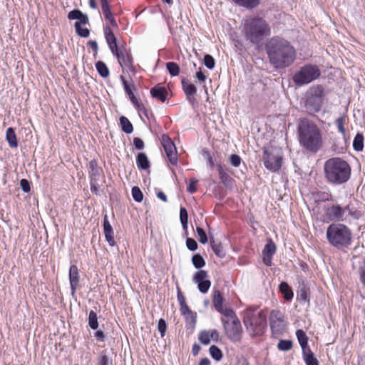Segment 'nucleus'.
<instances>
[{
    "mask_svg": "<svg viewBox=\"0 0 365 365\" xmlns=\"http://www.w3.org/2000/svg\"><path fill=\"white\" fill-rule=\"evenodd\" d=\"M269 62L276 68L289 66L295 60L296 51L289 41L279 36L271 38L266 43Z\"/></svg>",
    "mask_w": 365,
    "mask_h": 365,
    "instance_id": "nucleus-1",
    "label": "nucleus"
},
{
    "mask_svg": "<svg viewBox=\"0 0 365 365\" xmlns=\"http://www.w3.org/2000/svg\"><path fill=\"white\" fill-rule=\"evenodd\" d=\"M298 139L302 148L312 153H317L323 145L320 128L313 122L303 119L297 127Z\"/></svg>",
    "mask_w": 365,
    "mask_h": 365,
    "instance_id": "nucleus-2",
    "label": "nucleus"
},
{
    "mask_svg": "<svg viewBox=\"0 0 365 365\" xmlns=\"http://www.w3.org/2000/svg\"><path fill=\"white\" fill-rule=\"evenodd\" d=\"M324 171L327 181L334 185L346 182L350 179L351 173L349 164L339 157L326 160L324 165Z\"/></svg>",
    "mask_w": 365,
    "mask_h": 365,
    "instance_id": "nucleus-3",
    "label": "nucleus"
},
{
    "mask_svg": "<svg viewBox=\"0 0 365 365\" xmlns=\"http://www.w3.org/2000/svg\"><path fill=\"white\" fill-rule=\"evenodd\" d=\"M326 237L329 245L338 250L348 247L351 243V230L341 223H331L327 229Z\"/></svg>",
    "mask_w": 365,
    "mask_h": 365,
    "instance_id": "nucleus-4",
    "label": "nucleus"
},
{
    "mask_svg": "<svg viewBox=\"0 0 365 365\" xmlns=\"http://www.w3.org/2000/svg\"><path fill=\"white\" fill-rule=\"evenodd\" d=\"M243 322L247 331L252 336L264 334L267 328L266 315L258 307H249L243 314Z\"/></svg>",
    "mask_w": 365,
    "mask_h": 365,
    "instance_id": "nucleus-5",
    "label": "nucleus"
},
{
    "mask_svg": "<svg viewBox=\"0 0 365 365\" xmlns=\"http://www.w3.org/2000/svg\"><path fill=\"white\" fill-rule=\"evenodd\" d=\"M245 37L252 43H259L264 37L269 36L271 29L262 18L254 17L246 19L244 24Z\"/></svg>",
    "mask_w": 365,
    "mask_h": 365,
    "instance_id": "nucleus-6",
    "label": "nucleus"
},
{
    "mask_svg": "<svg viewBox=\"0 0 365 365\" xmlns=\"http://www.w3.org/2000/svg\"><path fill=\"white\" fill-rule=\"evenodd\" d=\"M324 212L325 218L331 222L345 220L346 212H348V215L353 218H358L356 211L354 210L349 205L344 207H341L339 204L324 206Z\"/></svg>",
    "mask_w": 365,
    "mask_h": 365,
    "instance_id": "nucleus-7",
    "label": "nucleus"
},
{
    "mask_svg": "<svg viewBox=\"0 0 365 365\" xmlns=\"http://www.w3.org/2000/svg\"><path fill=\"white\" fill-rule=\"evenodd\" d=\"M324 88L317 85L309 88L307 93L305 108L311 115L319 112L323 103Z\"/></svg>",
    "mask_w": 365,
    "mask_h": 365,
    "instance_id": "nucleus-8",
    "label": "nucleus"
},
{
    "mask_svg": "<svg viewBox=\"0 0 365 365\" xmlns=\"http://www.w3.org/2000/svg\"><path fill=\"white\" fill-rule=\"evenodd\" d=\"M320 75L321 71L317 66L307 64L293 76L292 80L296 85L303 86L317 79Z\"/></svg>",
    "mask_w": 365,
    "mask_h": 365,
    "instance_id": "nucleus-9",
    "label": "nucleus"
},
{
    "mask_svg": "<svg viewBox=\"0 0 365 365\" xmlns=\"http://www.w3.org/2000/svg\"><path fill=\"white\" fill-rule=\"evenodd\" d=\"M262 159L264 167L271 172H277L282 167V155L277 149L264 148Z\"/></svg>",
    "mask_w": 365,
    "mask_h": 365,
    "instance_id": "nucleus-10",
    "label": "nucleus"
},
{
    "mask_svg": "<svg viewBox=\"0 0 365 365\" xmlns=\"http://www.w3.org/2000/svg\"><path fill=\"white\" fill-rule=\"evenodd\" d=\"M222 322L224 326L225 333L228 338L232 341H238L242 336V326L240 321L237 317H235L231 322L222 318Z\"/></svg>",
    "mask_w": 365,
    "mask_h": 365,
    "instance_id": "nucleus-11",
    "label": "nucleus"
},
{
    "mask_svg": "<svg viewBox=\"0 0 365 365\" xmlns=\"http://www.w3.org/2000/svg\"><path fill=\"white\" fill-rule=\"evenodd\" d=\"M160 141L170 163L173 165H176L178 163V155L174 143L166 134H163L161 136Z\"/></svg>",
    "mask_w": 365,
    "mask_h": 365,
    "instance_id": "nucleus-12",
    "label": "nucleus"
},
{
    "mask_svg": "<svg viewBox=\"0 0 365 365\" xmlns=\"http://www.w3.org/2000/svg\"><path fill=\"white\" fill-rule=\"evenodd\" d=\"M270 327L273 333L279 334L284 329V322L282 314L277 310L272 311L269 317Z\"/></svg>",
    "mask_w": 365,
    "mask_h": 365,
    "instance_id": "nucleus-13",
    "label": "nucleus"
},
{
    "mask_svg": "<svg viewBox=\"0 0 365 365\" xmlns=\"http://www.w3.org/2000/svg\"><path fill=\"white\" fill-rule=\"evenodd\" d=\"M207 272L205 270H200L197 272L193 277V282L197 284L199 291L205 294L208 292L211 282L207 278Z\"/></svg>",
    "mask_w": 365,
    "mask_h": 365,
    "instance_id": "nucleus-14",
    "label": "nucleus"
},
{
    "mask_svg": "<svg viewBox=\"0 0 365 365\" xmlns=\"http://www.w3.org/2000/svg\"><path fill=\"white\" fill-rule=\"evenodd\" d=\"M112 53L117 57L118 63L123 68L133 69L132 56L125 48L120 47L117 49V52H113Z\"/></svg>",
    "mask_w": 365,
    "mask_h": 365,
    "instance_id": "nucleus-15",
    "label": "nucleus"
},
{
    "mask_svg": "<svg viewBox=\"0 0 365 365\" xmlns=\"http://www.w3.org/2000/svg\"><path fill=\"white\" fill-rule=\"evenodd\" d=\"M277 250V247L272 240L269 239L267 244L264 246V250H262V261L264 264L267 266L272 265V259L273 255L275 254Z\"/></svg>",
    "mask_w": 365,
    "mask_h": 365,
    "instance_id": "nucleus-16",
    "label": "nucleus"
},
{
    "mask_svg": "<svg viewBox=\"0 0 365 365\" xmlns=\"http://www.w3.org/2000/svg\"><path fill=\"white\" fill-rule=\"evenodd\" d=\"M79 281L80 276L78 267L76 265L72 264L69 268V282L72 296L75 295L76 287L78 285Z\"/></svg>",
    "mask_w": 365,
    "mask_h": 365,
    "instance_id": "nucleus-17",
    "label": "nucleus"
},
{
    "mask_svg": "<svg viewBox=\"0 0 365 365\" xmlns=\"http://www.w3.org/2000/svg\"><path fill=\"white\" fill-rule=\"evenodd\" d=\"M103 32L110 51L112 53L117 52V49L118 48L117 45V39L110 27L106 26L103 29Z\"/></svg>",
    "mask_w": 365,
    "mask_h": 365,
    "instance_id": "nucleus-18",
    "label": "nucleus"
},
{
    "mask_svg": "<svg viewBox=\"0 0 365 365\" xmlns=\"http://www.w3.org/2000/svg\"><path fill=\"white\" fill-rule=\"evenodd\" d=\"M182 87L183 91L185 92L188 101L191 103H194V102L195 101V98L194 96L197 93L196 86L192 83H190L186 80L182 79Z\"/></svg>",
    "mask_w": 365,
    "mask_h": 365,
    "instance_id": "nucleus-19",
    "label": "nucleus"
},
{
    "mask_svg": "<svg viewBox=\"0 0 365 365\" xmlns=\"http://www.w3.org/2000/svg\"><path fill=\"white\" fill-rule=\"evenodd\" d=\"M150 95L161 102H165L168 98V91L165 88L162 86H155L150 90Z\"/></svg>",
    "mask_w": 365,
    "mask_h": 365,
    "instance_id": "nucleus-20",
    "label": "nucleus"
},
{
    "mask_svg": "<svg viewBox=\"0 0 365 365\" xmlns=\"http://www.w3.org/2000/svg\"><path fill=\"white\" fill-rule=\"evenodd\" d=\"M309 287L304 280H302L299 283V292L297 294V298L300 301H303L304 302H309Z\"/></svg>",
    "mask_w": 365,
    "mask_h": 365,
    "instance_id": "nucleus-21",
    "label": "nucleus"
},
{
    "mask_svg": "<svg viewBox=\"0 0 365 365\" xmlns=\"http://www.w3.org/2000/svg\"><path fill=\"white\" fill-rule=\"evenodd\" d=\"M296 336L302 349V352L306 351L307 350H310L308 345V337L305 332L302 329H298L296 331Z\"/></svg>",
    "mask_w": 365,
    "mask_h": 365,
    "instance_id": "nucleus-22",
    "label": "nucleus"
},
{
    "mask_svg": "<svg viewBox=\"0 0 365 365\" xmlns=\"http://www.w3.org/2000/svg\"><path fill=\"white\" fill-rule=\"evenodd\" d=\"M136 164L139 169L147 170L150 168V163L145 153H139L136 157Z\"/></svg>",
    "mask_w": 365,
    "mask_h": 365,
    "instance_id": "nucleus-23",
    "label": "nucleus"
},
{
    "mask_svg": "<svg viewBox=\"0 0 365 365\" xmlns=\"http://www.w3.org/2000/svg\"><path fill=\"white\" fill-rule=\"evenodd\" d=\"M279 290L281 293L283 294L284 298L287 301H290L294 297V293L292 289V288L289 287V285L285 282H282L280 283L279 286Z\"/></svg>",
    "mask_w": 365,
    "mask_h": 365,
    "instance_id": "nucleus-24",
    "label": "nucleus"
},
{
    "mask_svg": "<svg viewBox=\"0 0 365 365\" xmlns=\"http://www.w3.org/2000/svg\"><path fill=\"white\" fill-rule=\"evenodd\" d=\"M235 4L247 9L256 8L259 4V0H232Z\"/></svg>",
    "mask_w": 365,
    "mask_h": 365,
    "instance_id": "nucleus-25",
    "label": "nucleus"
},
{
    "mask_svg": "<svg viewBox=\"0 0 365 365\" xmlns=\"http://www.w3.org/2000/svg\"><path fill=\"white\" fill-rule=\"evenodd\" d=\"M217 170L222 182L225 186H229L232 183V178L227 173L226 170L220 164L217 165Z\"/></svg>",
    "mask_w": 365,
    "mask_h": 365,
    "instance_id": "nucleus-26",
    "label": "nucleus"
},
{
    "mask_svg": "<svg viewBox=\"0 0 365 365\" xmlns=\"http://www.w3.org/2000/svg\"><path fill=\"white\" fill-rule=\"evenodd\" d=\"M6 139L11 148H16L18 145L16 135L13 128H9L6 133Z\"/></svg>",
    "mask_w": 365,
    "mask_h": 365,
    "instance_id": "nucleus-27",
    "label": "nucleus"
},
{
    "mask_svg": "<svg viewBox=\"0 0 365 365\" xmlns=\"http://www.w3.org/2000/svg\"><path fill=\"white\" fill-rule=\"evenodd\" d=\"M302 356L306 365H319V361L311 349L302 352Z\"/></svg>",
    "mask_w": 365,
    "mask_h": 365,
    "instance_id": "nucleus-28",
    "label": "nucleus"
},
{
    "mask_svg": "<svg viewBox=\"0 0 365 365\" xmlns=\"http://www.w3.org/2000/svg\"><path fill=\"white\" fill-rule=\"evenodd\" d=\"M120 125L122 130L126 134H130L133 131V127L130 120L125 116L120 117Z\"/></svg>",
    "mask_w": 365,
    "mask_h": 365,
    "instance_id": "nucleus-29",
    "label": "nucleus"
},
{
    "mask_svg": "<svg viewBox=\"0 0 365 365\" xmlns=\"http://www.w3.org/2000/svg\"><path fill=\"white\" fill-rule=\"evenodd\" d=\"M224 299L219 290H215L213 296V304L215 309L219 312L223 307Z\"/></svg>",
    "mask_w": 365,
    "mask_h": 365,
    "instance_id": "nucleus-30",
    "label": "nucleus"
},
{
    "mask_svg": "<svg viewBox=\"0 0 365 365\" xmlns=\"http://www.w3.org/2000/svg\"><path fill=\"white\" fill-rule=\"evenodd\" d=\"M96 68L98 73H99V75L101 77L107 78L109 76V73H110L109 69L104 62H103L101 61L96 62Z\"/></svg>",
    "mask_w": 365,
    "mask_h": 365,
    "instance_id": "nucleus-31",
    "label": "nucleus"
},
{
    "mask_svg": "<svg viewBox=\"0 0 365 365\" xmlns=\"http://www.w3.org/2000/svg\"><path fill=\"white\" fill-rule=\"evenodd\" d=\"M180 307L181 314L183 315L185 318H188V315L190 316L191 322L195 324L196 322V315L190 309L187 304L180 305Z\"/></svg>",
    "mask_w": 365,
    "mask_h": 365,
    "instance_id": "nucleus-32",
    "label": "nucleus"
},
{
    "mask_svg": "<svg viewBox=\"0 0 365 365\" xmlns=\"http://www.w3.org/2000/svg\"><path fill=\"white\" fill-rule=\"evenodd\" d=\"M180 220L183 230L187 232L188 227V215L185 207H181L180 210Z\"/></svg>",
    "mask_w": 365,
    "mask_h": 365,
    "instance_id": "nucleus-33",
    "label": "nucleus"
},
{
    "mask_svg": "<svg viewBox=\"0 0 365 365\" xmlns=\"http://www.w3.org/2000/svg\"><path fill=\"white\" fill-rule=\"evenodd\" d=\"M353 148L356 151H361L364 148V135L357 133L353 141Z\"/></svg>",
    "mask_w": 365,
    "mask_h": 365,
    "instance_id": "nucleus-34",
    "label": "nucleus"
},
{
    "mask_svg": "<svg viewBox=\"0 0 365 365\" xmlns=\"http://www.w3.org/2000/svg\"><path fill=\"white\" fill-rule=\"evenodd\" d=\"M88 325L93 330L97 329L98 327V317L93 310L90 311L88 314Z\"/></svg>",
    "mask_w": 365,
    "mask_h": 365,
    "instance_id": "nucleus-35",
    "label": "nucleus"
},
{
    "mask_svg": "<svg viewBox=\"0 0 365 365\" xmlns=\"http://www.w3.org/2000/svg\"><path fill=\"white\" fill-rule=\"evenodd\" d=\"M192 263L196 269H200L205 265V261L200 254H195L192 256Z\"/></svg>",
    "mask_w": 365,
    "mask_h": 365,
    "instance_id": "nucleus-36",
    "label": "nucleus"
},
{
    "mask_svg": "<svg viewBox=\"0 0 365 365\" xmlns=\"http://www.w3.org/2000/svg\"><path fill=\"white\" fill-rule=\"evenodd\" d=\"M210 354L212 359L216 361H220L222 358V351L215 345H212L210 347Z\"/></svg>",
    "mask_w": 365,
    "mask_h": 365,
    "instance_id": "nucleus-37",
    "label": "nucleus"
},
{
    "mask_svg": "<svg viewBox=\"0 0 365 365\" xmlns=\"http://www.w3.org/2000/svg\"><path fill=\"white\" fill-rule=\"evenodd\" d=\"M166 68L169 73L172 76H176L179 74L180 68L179 66L175 62H168L166 63Z\"/></svg>",
    "mask_w": 365,
    "mask_h": 365,
    "instance_id": "nucleus-38",
    "label": "nucleus"
},
{
    "mask_svg": "<svg viewBox=\"0 0 365 365\" xmlns=\"http://www.w3.org/2000/svg\"><path fill=\"white\" fill-rule=\"evenodd\" d=\"M74 27H75V29H76V32L77 33V34L79 36L83 37V38H87V37L89 36V34H90L89 29H87V28H83L80 25V23H75L74 24Z\"/></svg>",
    "mask_w": 365,
    "mask_h": 365,
    "instance_id": "nucleus-39",
    "label": "nucleus"
},
{
    "mask_svg": "<svg viewBox=\"0 0 365 365\" xmlns=\"http://www.w3.org/2000/svg\"><path fill=\"white\" fill-rule=\"evenodd\" d=\"M132 196L135 201L140 202L143 199V194L140 189L135 186L132 188Z\"/></svg>",
    "mask_w": 365,
    "mask_h": 365,
    "instance_id": "nucleus-40",
    "label": "nucleus"
},
{
    "mask_svg": "<svg viewBox=\"0 0 365 365\" xmlns=\"http://www.w3.org/2000/svg\"><path fill=\"white\" fill-rule=\"evenodd\" d=\"M196 232L197 233L200 242L203 245L206 244L208 241V238L205 230L200 227H197Z\"/></svg>",
    "mask_w": 365,
    "mask_h": 365,
    "instance_id": "nucleus-41",
    "label": "nucleus"
},
{
    "mask_svg": "<svg viewBox=\"0 0 365 365\" xmlns=\"http://www.w3.org/2000/svg\"><path fill=\"white\" fill-rule=\"evenodd\" d=\"M90 174L91 177L98 176L100 175V168L97 165V163L95 160H91L89 163Z\"/></svg>",
    "mask_w": 365,
    "mask_h": 365,
    "instance_id": "nucleus-42",
    "label": "nucleus"
},
{
    "mask_svg": "<svg viewBox=\"0 0 365 365\" xmlns=\"http://www.w3.org/2000/svg\"><path fill=\"white\" fill-rule=\"evenodd\" d=\"M204 64L208 69L212 70L215 68V61L211 55L206 54L204 57Z\"/></svg>",
    "mask_w": 365,
    "mask_h": 365,
    "instance_id": "nucleus-43",
    "label": "nucleus"
},
{
    "mask_svg": "<svg viewBox=\"0 0 365 365\" xmlns=\"http://www.w3.org/2000/svg\"><path fill=\"white\" fill-rule=\"evenodd\" d=\"M112 360L105 354V351H102L98 357V365H111Z\"/></svg>",
    "mask_w": 365,
    "mask_h": 365,
    "instance_id": "nucleus-44",
    "label": "nucleus"
},
{
    "mask_svg": "<svg viewBox=\"0 0 365 365\" xmlns=\"http://www.w3.org/2000/svg\"><path fill=\"white\" fill-rule=\"evenodd\" d=\"M292 343L289 340H280L277 344V347L282 351H288L291 349Z\"/></svg>",
    "mask_w": 365,
    "mask_h": 365,
    "instance_id": "nucleus-45",
    "label": "nucleus"
},
{
    "mask_svg": "<svg viewBox=\"0 0 365 365\" xmlns=\"http://www.w3.org/2000/svg\"><path fill=\"white\" fill-rule=\"evenodd\" d=\"M345 116H341L340 118H338L335 120V124L337 127L338 131L341 133L342 135L345 134V128H344V121H345Z\"/></svg>",
    "mask_w": 365,
    "mask_h": 365,
    "instance_id": "nucleus-46",
    "label": "nucleus"
},
{
    "mask_svg": "<svg viewBox=\"0 0 365 365\" xmlns=\"http://www.w3.org/2000/svg\"><path fill=\"white\" fill-rule=\"evenodd\" d=\"M120 79L122 82V84L123 86V88H124V91L125 92V93L129 96V95H131L132 93H133V91H132V87H133V85H130L127 81L125 80V77L123 76H120Z\"/></svg>",
    "mask_w": 365,
    "mask_h": 365,
    "instance_id": "nucleus-47",
    "label": "nucleus"
},
{
    "mask_svg": "<svg viewBox=\"0 0 365 365\" xmlns=\"http://www.w3.org/2000/svg\"><path fill=\"white\" fill-rule=\"evenodd\" d=\"M199 340L203 344H208L210 342V331H203L199 335Z\"/></svg>",
    "mask_w": 365,
    "mask_h": 365,
    "instance_id": "nucleus-48",
    "label": "nucleus"
},
{
    "mask_svg": "<svg viewBox=\"0 0 365 365\" xmlns=\"http://www.w3.org/2000/svg\"><path fill=\"white\" fill-rule=\"evenodd\" d=\"M103 14L105 19H107L110 22V24L113 28H114V29L118 28V24H117L116 21L115 20V19L113 18L110 10H109L108 11H106V12H103Z\"/></svg>",
    "mask_w": 365,
    "mask_h": 365,
    "instance_id": "nucleus-49",
    "label": "nucleus"
},
{
    "mask_svg": "<svg viewBox=\"0 0 365 365\" xmlns=\"http://www.w3.org/2000/svg\"><path fill=\"white\" fill-rule=\"evenodd\" d=\"M218 312L222 314L225 317L230 318L231 320H233L235 317H237L234 311L230 308L222 307Z\"/></svg>",
    "mask_w": 365,
    "mask_h": 365,
    "instance_id": "nucleus-50",
    "label": "nucleus"
},
{
    "mask_svg": "<svg viewBox=\"0 0 365 365\" xmlns=\"http://www.w3.org/2000/svg\"><path fill=\"white\" fill-rule=\"evenodd\" d=\"M158 329L162 337L165 336L166 329H167V324L166 322L163 319H160L158 324Z\"/></svg>",
    "mask_w": 365,
    "mask_h": 365,
    "instance_id": "nucleus-51",
    "label": "nucleus"
},
{
    "mask_svg": "<svg viewBox=\"0 0 365 365\" xmlns=\"http://www.w3.org/2000/svg\"><path fill=\"white\" fill-rule=\"evenodd\" d=\"M103 232L104 233H113V230L108 221V217L106 215L103 217Z\"/></svg>",
    "mask_w": 365,
    "mask_h": 365,
    "instance_id": "nucleus-52",
    "label": "nucleus"
},
{
    "mask_svg": "<svg viewBox=\"0 0 365 365\" xmlns=\"http://www.w3.org/2000/svg\"><path fill=\"white\" fill-rule=\"evenodd\" d=\"M242 159L240 155L232 154L230 157V162L231 165L235 168L239 167L241 163Z\"/></svg>",
    "mask_w": 365,
    "mask_h": 365,
    "instance_id": "nucleus-53",
    "label": "nucleus"
},
{
    "mask_svg": "<svg viewBox=\"0 0 365 365\" xmlns=\"http://www.w3.org/2000/svg\"><path fill=\"white\" fill-rule=\"evenodd\" d=\"M186 246L190 251H195L197 249V242L192 239L187 237L186 240Z\"/></svg>",
    "mask_w": 365,
    "mask_h": 365,
    "instance_id": "nucleus-54",
    "label": "nucleus"
},
{
    "mask_svg": "<svg viewBox=\"0 0 365 365\" xmlns=\"http://www.w3.org/2000/svg\"><path fill=\"white\" fill-rule=\"evenodd\" d=\"M210 245H211L212 249L213 252L215 253V255L218 257H222V251L220 249V246L217 245L215 243L214 239L212 237H210Z\"/></svg>",
    "mask_w": 365,
    "mask_h": 365,
    "instance_id": "nucleus-55",
    "label": "nucleus"
},
{
    "mask_svg": "<svg viewBox=\"0 0 365 365\" xmlns=\"http://www.w3.org/2000/svg\"><path fill=\"white\" fill-rule=\"evenodd\" d=\"M197 180L191 179L187 187V192L192 194L195 193L197 191Z\"/></svg>",
    "mask_w": 365,
    "mask_h": 365,
    "instance_id": "nucleus-56",
    "label": "nucleus"
},
{
    "mask_svg": "<svg viewBox=\"0 0 365 365\" xmlns=\"http://www.w3.org/2000/svg\"><path fill=\"white\" fill-rule=\"evenodd\" d=\"M133 145L137 150H143L145 147L143 140L140 138H134Z\"/></svg>",
    "mask_w": 365,
    "mask_h": 365,
    "instance_id": "nucleus-57",
    "label": "nucleus"
},
{
    "mask_svg": "<svg viewBox=\"0 0 365 365\" xmlns=\"http://www.w3.org/2000/svg\"><path fill=\"white\" fill-rule=\"evenodd\" d=\"M82 12L80 10L75 9L73 11H71L68 13V18L69 19H75L77 20L78 17L81 16Z\"/></svg>",
    "mask_w": 365,
    "mask_h": 365,
    "instance_id": "nucleus-58",
    "label": "nucleus"
},
{
    "mask_svg": "<svg viewBox=\"0 0 365 365\" xmlns=\"http://www.w3.org/2000/svg\"><path fill=\"white\" fill-rule=\"evenodd\" d=\"M20 185L22 190L24 192H29L31 190L30 184L29 181L26 179H22L20 181Z\"/></svg>",
    "mask_w": 365,
    "mask_h": 365,
    "instance_id": "nucleus-59",
    "label": "nucleus"
},
{
    "mask_svg": "<svg viewBox=\"0 0 365 365\" xmlns=\"http://www.w3.org/2000/svg\"><path fill=\"white\" fill-rule=\"evenodd\" d=\"M129 98L130 101L133 103V105L138 108V110H141V107H143V104L139 103L137 98L135 96L134 93H132L131 95H129Z\"/></svg>",
    "mask_w": 365,
    "mask_h": 365,
    "instance_id": "nucleus-60",
    "label": "nucleus"
},
{
    "mask_svg": "<svg viewBox=\"0 0 365 365\" xmlns=\"http://www.w3.org/2000/svg\"><path fill=\"white\" fill-rule=\"evenodd\" d=\"M105 237L110 246L113 247L115 245V242L113 237V233H104Z\"/></svg>",
    "mask_w": 365,
    "mask_h": 365,
    "instance_id": "nucleus-61",
    "label": "nucleus"
},
{
    "mask_svg": "<svg viewBox=\"0 0 365 365\" xmlns=\"http://www.w3.org/2000/svg\"><path fill=\"white\" fill-rule=\"evenodd\" d=\"M77 20L78 21L76 23H80L81 26L82 24H88L89 22L88 16L83 13L81 14V16Z\"/></svg>",
    "mask_w": 365,
    "mask_h": 365,
    "instance_id": "nucleus-62",
    "label": "nucleus"
},
{
    "mask_svg": "<svg viewBox=\"0 0 365 365\" xmlns=\"http://www.w3.org/2000/svg\"><path fill=\"white\" fill-rule=\"evenodd\" d=\"M94 336L96 337L98 341H105V334L103 331L98 330L94 333Z\"/></svg>",
    "mask_w": 365,
    "mask_h": 365,
    "instance_id": "nucleus-63",
    "label": "nucleus"
},
{
    "mask_svg": "<svg viewBox=\"0 0 365 365\" xmlns=\"http://www.w3.org/2000/svg\"><path fill=\"white\" fill-rule=\"evenodd\" d=\"M177 298H178V301L179 302V304L180 306V305H183L185 304H186V302H185V297L182 295L180 289L179 287H178V295H177Z\"/></svg>",
    "mask_w": 365,
    "mask_h": 365,
    "instance_id": "nucleus-64",
    "label": "nucleus"
}]
</instances>
